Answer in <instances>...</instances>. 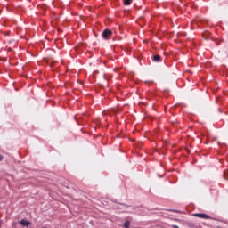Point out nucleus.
<instances>
[{
    "label": "nucleus",
    "mask_w": 228,
    "mask_h": 228,
    "mask_svg": "<svg viewBox=\"0 0 228 228\" xmlns=\"http://www.w3.org/2000/svg\"><path fill=\"white\" fill-rule=\"evenodd\" d=\"M3 159H4L3 155H0V161H3Z\"/></svg>",
    "instance_id": "6e6552de"
},
{
    "label": "nucleus",
    "mask_w": 228,
    "mask_h": 228,
    "mask_svg": "<svg viewBox=\"0 0 228 228\" xmlns=\"http://www.w3.org/2000/svg\"><path fill=\"white\" fill-rule=\"evenodd\" d=\"M223 177L224 179H225V181H228V170L224 171Z\"/></svg>",
    "instance_id": "423d86ee"
},
{
    "label": "nucleus",
    "mask_w": 228,
    "mask_h": 228,
    "mask_svg": "<svg viewBox=\"0 0 228 228\" xmlns=\"http://www.w3.org/2000/svg\"><path fill=\"white\" fill-rule=\"evenodd\" d=\"M173 228H179V226L174 224V225H173Z\"/></svg>",
    "instance_id": "1a4fd4ad"
},
{
    "label": "nucleus",
    "mask_w": 228,
    "mask_h": 228,
    "mask_svg": "<svg viewBox=\"0 0 228 228\" xmlns=\"http://www.w3.org/2000/svg\"><path fill=\"white\" fill-rule=\"evenodd\" d=\"M112 35H113V32L110 29H105L102 33V38H104V40H109V38H111Z\"/></svg>",
    "instance_id": "f257e3e1"
},
{
    "label": "nucleus",
    "mask_w": 228,
    "mask_h": 228,
    "mask_svg": "<svg viewBox=\"0 0 228 228\" xmlns=\"http://www.w3.org/2000/svg\"><path fill=\"white\" fill-rule=\"evenodd\" d=\"M125 6H129L131 3H133V0H123Z\"/></svg>",
    "instance_id": "20e7f679"
},
{
    "label": "nucleus",
    "mask_w": 228,
    "mask_h": 228,
    "mask_svg": "<svg viewBox=\"0 0 228 228\" xmlns=\"http://www.w3.org/2000/svg\"><path fill=\"white\" fill-rule=\"evenodd\" d=\"M0 228H1V223H0Z\"/></svg>",
    "instance_id": "9d476101"
},
{
    "label": "nucleus",
    "mask_w": 228,
    "mask_h": 228,
    "mask_svg": "<svg viewBox=\"0 0 228 228\" xmlns=\"http://www.w3.org/2000/svg\"><path fill=\"white\" fill-rule=\"evenodd\" d=\"M124 227H125V228H129V227H131V222H130V221H126V222L124 223Z\"/></svg>",
    "instance_id": "0eeeda50"
},
{
    "label": "nucleus",
    "mask_w": 228,
    "mask_h": 228,
    "mask_svg": "<svg viewBox=\"0 0 228 228\" xmlns=\"http://www.w3.org/2000/svg\"><path fill=\"white\" fill-rule=\"evenodd\" d=\"M153 61H161V56L159 55H155L153 57Z\"/></svg>",
    "instance_id": "39448f33"
},
{
    "label": "nucleus",
    "mask_w": 228,
    "mask_h": 228,
    "mask_svg": "<svg viewBox=\"0 0 228 228\" xmlns=\"http://www.w3.org/2000/svg\"><path fill=\"white\" fill-rule=\"evenodd\" d=\"M192 216H196V218H202L203 220H210L211 216L209 215L202 214V213H196Z\"/></svg>",
    "instance_id": "f03ea898"
},
{
    "label": "nucleus",
    "mask_w": 228,
    "mask_h": 228,
    "mask_svg": "<svg viewBox=\"0 0 228 228\" xmlns=\"http://www.w3.org/2000/svg\"><path fill=\"white\" fill-rule=\"evenodd\" d=\"M18 224H20V225H22L23 227H29V225H31V222L26 219H22L19 221Z\"/></svg>",
    "instance_id": "7ed1b4c3"
}]
</instances>
